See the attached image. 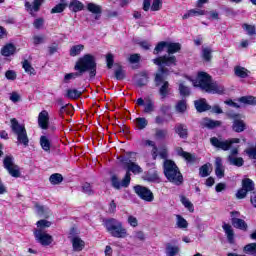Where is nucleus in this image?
Wrapping results in <instances>:
<instances>
[{
  "label": "nucleus",
  "mask_w": 256,
  "mask_h": 256,
  "mask_svg": "<svg viewBox=\"0 0 256 256\" xmlns=\"http://www.w3.org/2000/svg\"><path fill=\"white\" fill-rule=\"evenodd\" d=\"M166 49L168 55L160 56L156 59H153L154 65H158V67H160V73H157L155 76L156 87H159V85H161V82L163 81V75H167L169 73V70L165 67H175V65H177V57H175L173 54L181 51V44L167 42Z\"/></svg>",
  "instance_id": "obj_1"
},
{
  "label": "nucleus",
  "mask_w": 256,
  "mask_h": 256,
  "mask_svg": "<svg viewBox=\"0 0 256 256\" xmlns=\"http://www.w3.org/2000/svg\"><path fill=\"white\" fill-rule=\"evenodd\" d=\"M120 163L122 164L124 171H126V174L122 181H119V178L115 175L111 177V184L114 189L129 187V185H131V173H133V175H141V173H143V168H141L139 164L133 162L131 158L121 157Z\"/></svg>",
  "instance_id": "obj_2"
},
{
  "label": "nucleus",
  "mask_w": 256,
  "mask_h": 256,
  "mask_svg": "<svg viewBox=\"0 0 256 256\" xmlns=\"http://www.w3.org/2000/svg\"><path fill=\"white\" fill-rule=\"evenodd\" d=\"M195 87H200L202 91L206 93H212V95L218 94L223 95L225 87L223 85L213 82L211 76L207 72H199L194 82Z\"/></svg>",
  "instance_id": "obj_3"
},
{
  "label": "nucleus",
  "mask_w": 256,
  "mask_h": 256,
  "mask_svg": "<svg viewBox=\"0 0 256 256\" xmlns=\"http://www.w3.org/2000/svg\"><path fill=\"white\" fill-rule=\"evenodd\" d=\"M75 71H79L80 75L89 71L91 78L97 75V62L95 61V56L91 54H85L78 59L74 66Z\"/></svg>",
  "instance_id": "obj_4"
},
{
  "label": "nucleus",
  "mask_w": 256,
  "mask_h": 256,
  "mask_svg": "<svg viewBox=\"0 0 256 256\" xmlns=\"http://www.w3.org/2000/svg\"><path fill=\"white\" fill-rule=\"evenodd\" d=\"M103 225L111 237L116 239H125L127 237V228L123 226V222L115 218H108L103 220Z\"/></svg>",
  "instance_id": "obj_5"
},
{
  "label": "nucleus",
  "mask_w": 256,
  "mask_h": 256,
  "mask_svg": "<svg viewBox=\"0 0 256 256\" xmlns=\"http://www.w3.org/2000/svg\"><path fill=\"white\" fill-rule=\"evenodd\" d=\"M164 175L166 179L170 181V183H174V185H181L183 183V175L181 171H179V167L172 160L164 161Z\"/></svg>",
  "instance_id": "obj_6"
},
{
  "label": "nucleus",
  "mask_w": 256,
  "mask_h": 256,
  "mask_svg": "<svg viewBox=\"0 0 256 256\" xmlns=\"http://www.w3.org/2000/svg\"><path fill=\"white\" fill-rule=\"evenodd\" d=\"M11 130L17 137V145H23V147H29V136L27 135V129L24 125L19 124L16 118L10 120Z\"/></svg>",
  "instance_id": "obj_7"
},
{
  "label": "nucleus",
  "mask_w": 256,
  "mask_h": 256,
  "mask_svg": "<svg viewBox=\"0 0 256 256\" xmlns=\"http://www.w3.org/2000/svg\"><path fill=\"white\" fill-rule=\"evenodd\" d=\"M210 143L212 147H215V149H220L221 151H229V149L233 147L234 143H241V140L239 138L223 140L221 138L212 137L210 138Z\"/></svg>",
  "instance_id": "obj_8"
},
{
  "label": "nucleus",
  "mask_w": 256,
  "mask_h": 256,
  "mask_svg": "<svg viewBox=\"0 0 256 256\" xmlns=\"http://www.w3.org/2000/svg\"><path fill=\"white\" fill-rule=\"evenodd\" d=\"M134 191L136 195L140 197V199H142L143 201H147L148 203H151V201L155 199V197L153 196V192H151L149 188L145 186L136 185L134 186Z\"/></svg>",
  "instance_id": "obj_9"
},
{
  "label": "nucleus",
  "mask_w": 256,
  "mask_h": 256,
  "mask_svg": "<svg viewBox=\"0 0 256 256\" xmlns=\"http://www.w3.org/2000/svg\"><path fill=\"white\" fill-rule=\"evenodd\" d=\"M34 237L36 241H38L40 245H44V247H47V245H51L53 243V236L41 229L35 230Z\"/></svg>",
  "instance_id": "obj_10"
},
{
  "label": "nucleus",
  "mask_w": 256,
  "mask_h": 256,
  "mask_svg": "<svg viewBox=\"0 0 256 256\" xmlns=\"http://www.w3.org/2000/svg\"><path fill=\"white\" fill-rule=\"evenodd\" d=\"M136 105L139 107H144V113L151 114L155 111V102L151 99L144 100L143 98H138Z\"/></svg>",
  "instance_id": "obj_11"
},
{
  "label": "nucleus",
  "mask_w": 256,
  "mask_h": 256,
  "mask_svg": "<svg viewBox=\"0 0 256 256\" xmlns=\"http://www.w3.org/2000/svg\"><path fill=\"white\" fill-rule=\"evenodd\" d=\"M176 153L179 157H182V159H184V161H186V163H188L189 165H193V163L197 161V156H195V154L186 152L181 147H178L176 149Z\"/></svg>",
  "instance_id": "obj_12"
},
{
  "label": "nucleus",
  "mask_w": 256,
  "mask_h": 256,
  "mask_svg": "<svg viewBox=\"0 0 256 256\" xmlns=\"http://www.w3.org/2000/svg\"><path fill=\"white\" fill-rule=\"evenodd\" d=\"M38 126L40 127V129H49V112H47V110H43L39 113Z\"/></svg>",
  "instance_id": "obj_13"
},
{
  "label": "nucleus",
  "mask_w": 256,
  "mask_h": 256,
  "mask_svg": "<svg viewBox=\"0 0 256 256\" xmlns=\"http://www.w3.org/2000/svg\"><path fill=\"white\" fill-rule=\"evenodd\" d=\"M228 117H230L231 119H235L233 123V131H235L236 133H242V131H245V123H243V121L241 120H237L239 119V114L229 113Z\"/></svg>",
  "instance_id": "obj_14"
},
{
  "label": "nucleus",
  "mask_w": 256,
  "mask_h": 256,
  "mask_svg": "<svg viewBox=\"0 0 256 256\" xmlns=\"http://www.w3.org/2000/svg\"><path fill=\"white\" fill-rule=\"evenodd\" d=\"M175 134L180 137V139H187L189 137V130L187 125L182 123H177L174 127Z\"/></svg>",
  "instance_id": "obj_15"
},
{
  "label": "nucleus",
  "mask_w": 256,
  "mask_h": 256,
  "mask_svg": "<svg viewBox=\"0 0 256 256\" xmlns=\"http://www.w3.org/2000/svg\"><path fill=\"white\" fill-rule=\"evenodd\" d=\"M215 175L218 179L225 177V167L223 166V159L216 157L215 159Z\"/></svg>",
  "instance_id": "obj_16"
},
{
  "label": "nucleus",
  "mask_w": 256,
  "mask_h": 256,
  "mask_svg": "<svg viewBox=\"0 0 256 256\" xmlns=\"http://www.w3.org/2000/svg\"><path fill=\"white\" fill-rule=\"evenodd\" d=\"M222 228L228 239V243H230V245H233V243H235V232L233 231V227L230 224L224 223L222 225Z\"/></svg>",
  "instance_id": "obj_17"
},
{
  "label": "nucleus",
  "mask_w": 256,
  "mask_h": 256,
  "mask_svg": "<svg viewBox=\"0 0 256 256\" xmlns=\"http://www.w3.org/2000/svg\"><path fill=\"white\" fill-rule=\"evenodd\" d=\"M149 83V74L145 71L136 75V85L138 87H145Z\"/></svg>",
  "instance_id": "obj_18"
},
{
  "label": "nucleus",
  "mask_w": 256,
  "mask_h": 256,
  "mask_svg": "<svg viewBox=\"0 0 256 256\" xmlns=\"http://www.w3.org/2000/svg\"><path fill=\"white\" fill-rule=\"evenodd\" d=\"M194 105L198 113H204V111H209V109H211V106L207 104V100L205 99L196 100Z\"/></svg>",
  "instance_id": "obj_19"
},
{
  "label": "nucleus",
  "mask_w": 256,
  "mask_h": 256,
  "mask_svg": "<svg viewBox=\"0 0 256 256\" xmlns=\"http://www.w3.org/2000/svg\"><path fill=\"white\" fill-rule=\"evenodd\" d=\"M43 3H45V0H33L32 4L26 2L25 7L30 11V13H33V11L37 13L39 9H41V5H43Z\"/></svg>",
  "instance_id": "obj_20"
},
{
  "label": "nucleus",
  "mask_w": 256,
  "mask_h": 256,
  "mask_svg": "<svg viewBox=\"0 0 256 256\" xmlns=\"http://www.w3.org/2000/svg\"><path fill=\"white\" fill-rule=\"evenodd\" d=\"M231 223L235 229H240V231H247L248 226L245 220L241 218H232Z\"/></svg>",
  "instance_id": "obj_21"
},
{
  "label": "nucleus",
  "mask_w": 256,
  "mask_h": 256,
  "mask_svg": "<svg viewBox=\"0 0 256 256\" xmlns=\"http://www.w3.org/2000/svg\"><path fill=\"white\" fill-rule=\"evenodd\" d=\"M144 181H149V183H159V174L156 170L147 172L144 177Z\"/></svg>",
  "instance_id": "obj_22"
},
{
  "label": "nucleus",
  "mask_w": 256,
  "mask_h": 256,
  "mask_svg": "<svg viewBox=\"0 0 256 256\" xmlns=\"http://www.w3.org/2000/svg\"><path fill=\"white\" fill-rule=\"evenodd\" d=\"M69 9L73 13H79V11H83V9H85V5H83V2L79 0H72L69 4Z\"/></svg>",
  "instance_id": "obj_23"
},
{
  "label": "nucleus",
  "mask_w": 256,
  "mask_h": 256,
  "mask_svg": "<svg viewBox=\"0 0 256 256\" xmlns=\"http://www.w3.org/2000/svg\"><path fill=\"white\" fill-rule=\"evenodd\" d=\"M202 126L206 127L207 129H215V127H221V121L204 118L202 121Z\"/></svg>",
  "instance_id": "obj_24"
},
{
  "label": "nucleus",
  "mask_w": 256,
  "mask_h": 256,
  "mask_svg": "<svg viewBox=\"0 0 256 256\" xmlns=\"http://www.w3.org/2000/svg\"><path fill=\"white\" fill-rule=\"evenodd\" d=\"M201 57L203 61L209 63L213 59V49L211 47H202Z\"/></svg>",
  "instance_id": "obj_25"
},
{
  "label": "nucleus",
  "mask_w": 256,
  "mask_h": 256,
  "mask_svg": "<svg viewBox=\"0 0 256 256\" xmlns=\"http://www.w3.org/2000/svg\"><path fill=\"white\" fill-rule=\"evenodd\" d=\"M201 15H207V12L201 9H191L182 16V19H189V17H199Z\"/></svg>",
  "instance_id": "obj_26"
},
{
  "label": "nucleus",
  "mask_w": 256,
  "mask_h": 256,
  "mask_svg": "<svg viewBox=\"0 0 256 256\" xmlns=\"http://www.w3.org/2000/svg\"><path fill=\"white\" fill-rule=\"evenodd\" d=\"M242 188H244L247 193H251V191H255V183L249 178L243 179Z\"/></svg>",
  "instance_id": "obj_27"
},
{
  "label": "nucleus",
  "mask_w": 256,
  "mask_h": 256,
  "mask_svg": "<svg viewBox=\"0 0 256 256\" xmlns=\"http://www.w3.org/2000/svg\"><path fill=\"white\" fill-rule=\"evenodd\" d=\"M234 73L236 77H240V79H246V77H249V70H247L245 67L236 66L234 68Z\"/></svg>",
  "instance_id": "obj_28"
},
{
  "label": "nucleus",
  "mask_w": 256,
  "mask_h": 256,
  "mask_svg": "<svg viewBox=\"0 0 256 256\" xmlns=\"http://www.w3.org/2000/svg\"><path fill=\"white\" fill-rule=\"evenodd\" d=\"M40 145L43 151H45L46 153H49V151H51V141L47 136L40 137Z\"/></svg>",
  "instance_id": "obj_29"
},
{
  "label": "nucleus",
  "mask_w": 256,
  "mask_h": 256,
  "mask_svg": "<svg viewBox=\"0 0 256 256\" xmlns=\"http://www.w3.org/2000/svg\"><path fill=\"white\" fill-rule=\"evenodd\" d=\"M72 245L74 251H83V247H85V242L79 237H74L72 239Z\"/></svg>",
  "instance_id": "obj_30"
},
{
  "label": "nucleus",
  "mask_w": 256,
  "mask_h": 256,
  "mask_svg": "<svg viewBox=\"0 0 256 256\" xmlns=\"http://www.w3.org/2000/svg\"><path fill=\"white\" fill-rule=\"evenodd\" d=\"M83 49H85V46L83 44L72 46L69 51L70 57H77V55H81Z\"/></svg>",
  "instance_id": "obj_31"
},
{
  "label": "nucleus",
  "mask_w": 256,
  "mask_h": 256,
  "mask_svg": "<svg viewBox=\"0 0 256 256\" xmlns=\"http://www.w3.org/2000/svg\"><path fill=\"white\" fill-rule=\"evenodd\" d=\"M181 251L179 246H173L170 243L166 244V255L167 256H177V254Z\"/></svg>",
  "instance_id": "obj_32"
},
{
  "label": "nucleus",
  "mask_w": 256,
  "mask_h": 256,
  "mask_svg": "<svg viewBox=\"0 0 256 256\" xmlns=\"http://www.w3.org/2000/svg\"><path fill=\"white\" fill-rule=\"evenodd\" d=\"M135 125L139 131H143L149 125V121H147V118L139 117L135 119Z\"/></svg>",
  "instance_id": "obj_33"
},
{
  "label": "nucleus",
  "mask_w": 256,
  "mask_h": 256,
  "mask_svg": "<svg viewBox=\"0 0 256 256\" xmlns=\"http://www.w3.org/2000/svg\"><path fill=\"white\" fill-rule=\"evenodd\" d=\"M1 53L4 57H11V55H13V53H15V45H13V44L5 45L2 48Z\"/></svg>",
  "instance_id": "obj_34"
},
{
  "label": "nucleus",
  "mask_w": 256,
  "mask_h": 256,
  "mask_svg": "<svg viewBox=\"0 0 256 256\" xmlns=\"http://www.w3.org/2000/svg\"><path fill=\"white\" fill-rule=\"evenodd\" d=\"M228 161L230 165H234L235 167H243L245 161L241 157H233L228 156Z\"/></svg>",
  "instance_id": "obj_35"
},
{
  "label": "nucleus",
  "mask_w": 256,
  "mask_h": 256,
  "mask_svg": "<svg viewBox=\"0 0 256 256\" xmlns=\"http://www.w3.org/2000/svg\"><path fill=\"white\" fill-rule=\"evenodd\" d=\"M22 67H23L25 73H27L28 75H37L35 68H33V66H31V63H29L28 60H24L22 62Z\"/></svg>",
  "instance_id": "obj_36"
},
{
  "label": "nucleus",
  "mask_w": 256,
  "mask_h": 256,
  "mask_svg": "<svg viewBox=\"0 0 256 256\" xmlns=\"http://www.w3.org/2000/svg\"><path fill=\"white\" fill-rule=\"evenodd\" d=\"M49 181L51 185H60V183H63V175L54 173L49 177Z\"/></svg>",
  "instance_id": "obj_37"
},
{
  "label": "nucleus",
  "mask_w": 256,
  "mask_h": 256,
  "mask_svg": "<svg viewBox=\"0 0 256 256\" xmlns=\"http://www.w3.org/2000/svg\"><path fill=\"white\" fill-rule=\"evenodd\" d=\"M239 102L244 105H256V97L255 96H242L239 98Z\"/></svg>",
  "instance_id": "obj_38"
},
{
  "label": "nucleus",
  "mask_w": 256,
  "mask_h": 256,
  "mask_svg": "<svg viewBox=\"0 0 256 256\" xmlns=\"http://www.w3.org/2000/svg\"><path fill=\"white\" fill-rule=\"evenodd\" d=\"M36 212L40 217H49V209L45 206H41L38 203L35 204Z\"/></svg>",
  "instance_id": "obj_39"
},
{
  "label": "nucleus",
  "mask_w": 256,
  "mask_h": 256,
  "mask_svg": "<svg viewBox=\"0 0 256 256\" xmlns=\"http://www.w3.org/2000/svg\"><path fill=\"white\" fill-rule=\"evenodd\" d=\"M176 219V225L178 229H187V227H189V223L187 220H185V218H183V216L177 215Z\"/></svg>",
  "instance_id": "obj_40"
},
{
  "label": "nucleus",
  "mask_w": 256,
  "mask_h": 256,
  "mask_svg": "<svg viewBox=\"0 0 256 256\" xmlns=\"http://www.w3.org/2000/svg\"><path fill=\"white\" fill-rule=\"evenodd\" d=\"M169 82L168 81H164L162 86L159 89V93L162 99H165V97H167V95H169Z\"/></svg>",
  "instance_id": "obj_41"
},
{
  "label": "nucleus",
  "mask_w": 256,
  "mask_h": 256,
  "mask_svg": "<svg viewBox=\"0 0 256 256\" xmlns=\"http://www.w3.org/2000/svg\"><path fill=\"white\" fill-rule=\"evenodd\" d=\"M81 95H82V92L77 89H68L66 93V97L68 99H79Z\"/></svg>",
  "instance_id": "obj_42"
},
{
  "label": "nucleus",
  "mask_w": 256,
  "mask_h": 256,
  "mask_svg": "<svg viewBox=\"0 0 256 256\" xmlns=\"http://www.w3.org/2000/svg\"><path fill=\"white\" fill-rule=\"evenodd\" d=\"M81 189L82 193H85V195H95V190H93V186L88 182L82 184Z\"/></svg>",
  "instance_id": "obj_43"
},
{
  "label": "nucleus",
  "mask_w": 256,
  "mask_h": 256,
  "mask_svg": "<svg viewBox=\"0 0 256 256\" xmlns=\"http://www.w3.org/2000/svg\"><path fill=\"white\" fill-rule=\"evenodd\" d=\"M13 161H14L13 156H11V155L6 156L3 161L4 169H6L8 171V169L15 167V162H13Z\"/></svg>",
  "instance_id": "obj_44"
},
{
  "label": "nucleus",
  "mask_w": 256,
  "mask_h": 256,
  "mask_svg": "<svg viewBox=\"0 0 256 256\" xmlns=\"http://www.w3.org/2000/svg\"><path fill=\"white\" fill-rule=\"evenodd\" d=\"M87 9L88 11H90V13H94V15H101L102 13L101 6L95 3H88Z\"/></svg>",
  "instance_id": "obj_45"
},
{
  "label": "nucleus",
  "mask_w": 256,
  "mask_h": 256,
  "mask_svg": "<svg viewBox=\"0 0 256 256\" xmlns=\"http://www.w3.org/2000/svg\"><path fill=\"white\" fill-rule=\"evenodd\" d=\"M181 203H182V205H184V207L186 209H188V211H190V213H193V211H195V207L193 206V203H191V201H189V199H187V197L182 196Z\"/></svg>",
  "instance_id": "obj_46"
},
{
  "label": "nucleus",
  "mask_w": 256,
  "mask_h": 256,
  "mask_svg": "<svg viewBox=\"0 0 256 256\" xmlns=\"http://www.w3.org/2000/svg\"><path fill=\"white\" fill-rule=\"evenodd\" d=\"M211 164L207 163L200 167L199 169V175L200 177H209L211 173L209 172V167Z\"/></svg>",
  "instance_id": "obj_47"
},
{
  "label": "nucleus",
  "mask_w": 256,
  "mask_h": 256,
  "mask_svg": "<svg viewBox=\"0 0 256 256\" xmlns=\"http://www.w3.org/2000/svg\"><path fill=\"white\" fill-rule=\"evenodd\" d=\"M65 9H67V3L65 2H62V3H59L57 4L56 6H54L52 9H51V13H63L65 11Z\"/></svg>",
  "instance_id": "obj_48"
},
{
  "label": "nucleus",
  "mask_w": 256,
  "mask_h": 256,
  "mask_svg": "<svg viewBox=\"0 0 256 256\" xmlns=\"http://www.w3.org/2000/svg\"><path fill=\"white\" fill-rule=\"evenodd\" d=\"M165 49H167V41H161L156 45L153 53L154 55H159V53H162Z\"/></svg>",
  "instance_id": "obj_49"
},
{
  "label": "nucleus",
  "mask_w": 256,
  "mask_h": 256,
  "mask_svg": "<svg viewBox=\"0 0 256 256\" xmlns=\"http://www.w3.org/2000/svg\"><path fill=\"white\" fill-rule=\"evenodd\" d=\"M179 92L182 97H189V95H191V90L183 83L179 84Z\"/></svg>",
  "instance_id": "obj_50"
},
{
  "label": "nucleus",
  "mask_w": 256,
  "mask_h": 256,
  "mask_svg": "<svg viewBox=\"0 0 256 256\" xmlns=\"http://www.w3.org/2000/svg\"><path fill=\"white\" fill-rule=\"evenodd\" d=\"M176 111L178 113H185V111H187V101L185 100H180L177 104H176Z\"/></svg>",
  "instance_id": "obj_51"
},
{
  "label": "nucleus",
  "mask_w": 256,
  "mask_h": 256,
  "mask_svg": "<svg viewBox=\"0 0 256 256\" xmlns=\"http://www.w3.org/2000/svg\"><path fill=\"white\" fill-rule=\"evenodd\" d=\"M244 253L248 255H255L256 254V243H250L244 247Z\"/></svg>",
  "instance_id": "obj_52"
},
{
  "label": "nucleus",
  "mask_w": 256,
  "mask_h": 256,
  "mask_svg": "<svg viewBox=\"0 0 256 256\" xmlns=\"http://www.w3.org/2000/svg\"><path fill=\"white\" fill-rule=\"evenodd\" d=\"M114 75L117 81H123V79H125V71L123 70V67L118 66V68L114 72Z\"/></svg>",
  "instance_id": "obj_53"
},
{
  "label": "nucleus",
  "mask_w": 256,
  "mask_h": 256,
  "mask_svg": "<svg viewBox=\"0 0 256 256\" xmlns=\"http://www.w3.org/2000/svg\"><path fill=\"white\" fill-rule=\"evenodd\" d=\"M9 175H11V177H21V171L19 170V166L15 165L12 168L7 170Z\"/></svg>",
  "instance_id": "obj_54"
},
{
  "label": "nucleus",
  "mask_w": 256,
  "mask_h": 256,
  "mask_svg": "<svg viewBox=\"0 0 256 256\" xmlns=\"http://www.w3.org/2000/svg\"><path fill=\"white\" fill-rule=\"evenodd\" d=\"M81 73L78 71V72H73V73H68V74H65L64 76V83H69V81L71 79H77V77H81Z\"/></svg>",
  "instance_id": "obj_55"
},
{
  "label": "nucleus",
  "mask_w": 256,
  "mask_h": 256,
  "mask_svg": "<svg viewBox=\"0 0 256 256\" xmlns=\"http://www.w3.org/2000/svg\"><path fill=\"white\" fill-rule=\"evenodd\" d=\"M242 29L246 31L247 35H256L255 26L249 24H243Z\"/></svg>",
  "instance_id": "obj_56"
},
{
  "label": "nucleus",
  "mask_w": 256,
  "mask_h": 256,
  "mask_svg": "<svg viewBox=\"0 0 256 256\" xmlns=\"http://www.w3.org/2000/svg\"><path fill=\"white\" fill-rule=\"evenodd\" d=\"M5 77L8 81H15V79H17V72H15V70H8L5 73Z\"/></svg>",
  "instance_id": "obj_57"
},
{
  "label": "nucleus",
  "mask_w": 256,
  "mask_h": 256,
  "mask_svg": "<svg viewBox=\"0 0 256 256\" xmlns=\"http://www.w3.org/2000/svg\"><path fill=\"white\" fill-rule=\"evenodd\" d=\"M43 43H45V36H43V35L33 36V44L34 45H41Z\"/></svg>",
  "instance_id": "obj_58"
},
{
  "label": "nucleus",
  "mask_w": 256,
  "mask_h": 256,
  "mask_svg": "<svg viewBox=\"0 0 256 256\" xmlns=\"http://www.w3.org/2000/svg\"><path fill=\"white\" fill-rule=\"evenodd\" d=\"M106 63H107L108 69L113 68V63H115V59H114L113 54L109 53V54L106 55Z\"/></svg>",
  "instance_id": "obj_59"
},
{
  "label": "nucleus",
  "mask_w": 256,
  "mask_h": 256,
  "mask_svg": "<svg viewBox=\"0 0 256 256\" xmlns=\"http://www.w3.org/2000/svg\"><path fill=\"white\" fill-rule=\"evenodd\" d=\"M167 130L165 129H157L156 130V137L157 139H165L167 137Z\"/></svg>",
  "instance_id": "obj_60"
},
{
  "label": "nucleus",
  "mask_w": 256,
  "mask_h": 256,
  "mask_svg": "<svg viewBox=\"0 0 256 256\" xmlns=\"http://www.w3.org/2000/svg\"><path fill=\"white\" fill-rule=\"evenodd\" d=\"M133 239H138V241H145V233L143 231H135Z\"/></svg>",
  "instance_id": "obj_61"
},
{
  "label": "nucleus",
  "mask_w": 256,
  "mask_h": 256,
  "mask_svg": "<svg viewBox=\"0 0 256 256\" xmlns=\"http://www.w3.org/2000/svg\"><path fill=\"white\" fill-rule=\"evenodd\" d=\"M128 223L131 227H137L139 225V221L135 216H128Z\"/></svg>",
  "instance_id": "obj_62"
},
{
  "label": "nucleus",
  "mask_w": 256,
  "mask_h": 256,
  "mask_svg": "<svg viewBox=\"0 0 256 256\" xmlns=\"http://www.w3.org/2000/svg\"><path fill=\"white\" fill-rule=\"evenodd\" d=\"M161 5V0H153L151 11H159V9H161Z\"/></svg>",
  "instance_id": "obj_63"
},
{
  "label": "nucleus",
  "mask_w": 256,
  "mask_h": 256,
  "mask_svg": "<svg viewBox=\"0 0 256 256\" xmlns=\"http://www.w3.org/2000/svg\"><path fill=\"white\" fill-rule=\"evenodd\" d=\"M247 191L244 188H241L236 193L237 199H245L247 197Z\"/></svg>",
  "instance_id": "obj_64"
}]
</instances>
